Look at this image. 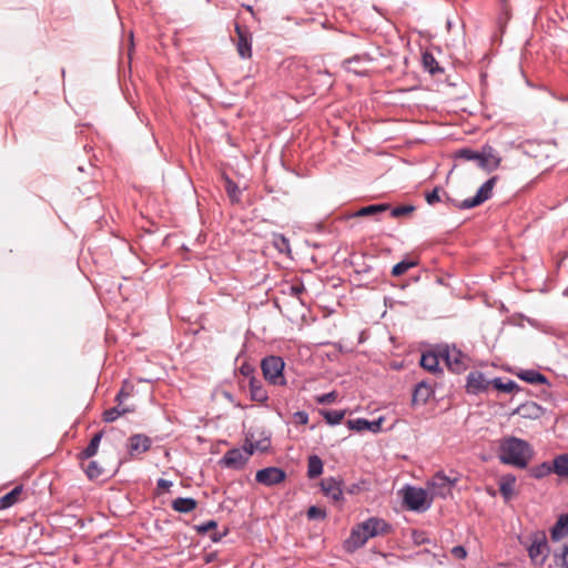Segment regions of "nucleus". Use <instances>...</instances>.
<instances>
[{"label":"nucleus","instance_id":"f257e3e1","mask_svg":"<svg viewBox=\"0 0 568 568\" xmlns=\"http://www.w3.org/2000/svg\"><path fill=\"white\" fill-rule=\"evenodd\" d=\"M392 529V525L383 518L369 517L352 528L349 537L344 542V548L353 552L362 548L369 538L388 535Z\"/></svg>","mask_w":568,"mask_h":568},{"label":"nucleus","instance_id":"f03ea898","mask_svg":"<svg viewBox=\"0 0 568 568\" xmlns=\"http://www.w3.org/2000/svg\"><path fill=\"white\" fill-rule=\"evenodd\" d=\"M532 456L531 445L527 440L515 436L504 438L498 447L500 463L519 469L527 468Z\"/></svg>","mask_w":568,"mask_h":568},{"label":"nucleus","instance_id":"7ed1b4c3","mask_svg":"<svg viewBox=\"0 0 568 568\" xmlns=\"http://www.w3.org/2000/svg\"><path fill=\"white\" fill-rule=\"evenodd\" d=\"M455 159L463 161H476L477 165L484 171L490 173L497 170L501 163V156L490 145L485 144L481 151H475L469 148H463L456 151Z\"/></svg>","mask_w":568,"mask_h":568},{"label":"nucleus","instance_id":"20e7f679","mask_svg":"<svg viewBox=\"0 0 568 568\" xmlns=\"http://www.w3.org/2000/svg\"><path fill=\"white\" fill-rule=\"evenodd\" d=\"M529 540L530 544H527L521 537H519V542L526 547L530 560L532 562H537L539 560L540 564H544L550 552L545 530H536L531 532Z\"/></svg>","mask_w":568,"mask_h":568},{"label":"nucleus","instance_id":"39448f33","mask_svg":"<svg viewBox=\"0 0 568 568\" xmlns=\"http://www.w3.org/2000/svg\"><path fill=\"white\" fill-rule=\"evenodd\" d=\"M285 362L281 356L268 355L261 362V369L265 381L274 386H285L286 378L284 376Z\"/></svg>","mask_w":568,"mask_h":568},{"label":"nucleus","instance_id":"423d86ee","mask_svg":"<svg viewBox=\"0 0 568 568\" xmlns=\"http://www.w3.org/2000/svg\"><path fill=\"white\" fill-rule=\"evenodd\" d=\"M439 355L447 365L448 369L454 373H460L467 368V356L455 345H439Z\"/></svg>","mask_w":568,"mask_h":568},{"label":"nucleus","instance_id":"0eeeda50","mask_svg":"<svg viewBox=\"0 0 568 568\" xmlns=\"http://www.w3.org/2000/svg\"><path fill=\"white\" fill-rule=\"evenodd\" d=\"M458 477H450L444 471H437L428 481V489L433 497L447 498L452 495L453 488L456 486Z\"/></svg>","mask_w":568,"mask_h":568},{"label":"nucleus","instance_id":"6e6552de","mask_svg":"<svg viewBox=\"0 0 568 568\" xmlns=\"http://www.w3.org/2000/svg\"><path fill=\"white\" fill-rule=\"evenodd\" d=\"M497 181L498 176H491L480 185L475 196L465 199L456 203L455 206L459 210H468L483 204L493 196V190Z\"/></svg>","mask_w":568,"mask_h":568},{"label":"nucleus","instance_id":"1a4fd4ad","mask_svg":"<svg viewBox=\"0 0 568 568\" xmlns=\"http://www.w3.org/2000/svg\"><path fill=\"white\" fill-rule=\"evenodd\" d=\"M404 501L408 509L414 511H425L430 507V501L427 500V491L423 488L407 487Z\"/></svg>","mask_w":568,"mask_h":568},{"label":"nucleus","instance_id":"9d476101","mask_svg":"<svg viewBox=\"0 0 568 568\" xmlns=\"http://www.w3.org/2000/svg\"><path fill=\"white\" fill-rule=\"evenodd\" d=\"M252 456V449L242 450L241 448L229 449L224 456L219 460V465L231 469H242L250 457Z\"/></svg>","mask_w":568,"mask_h":568},{"label":"nucleus","instance_id":"9b49d317","mask_svg":"<svg viewBox=\"0 0 568 568\" xmlns=\"http://www.w3.org/2000/svg\"><path fill=\"white\" fill-rule=\"evenodd\" d=\"M373 58L368 53L355 54L343 61L346 71L353 72L359 77H366L371 71Z\"/></svg>","mask_w":568,"mask_h":568},{"label":"nucleus","instance_id":"f8f14e48","mask_svg":"<svg viewBox=\"0 0 568 568\" xmlns=\"http://www.w3.org/2000/svg\"><path fill=\"white\" fill-rule=\"evenodd\" d=\"M286 478V473L275 466L265 467L256 471L255 480L258 484L271 487L281 484Z\"/></svg>","mask_w":568,"mask_h":568},{"label":"nucleus","instance_id":"ddd939ff","mask_svg":"<svg viewBox=\"0 0 568 568\" xmlns=\"http://www.w3.org/2000/svg\"><path fill=\"white\" fill-rule=\"evenodd\" d=\"M152 447V439L145 434H134L128 438V454L131 458L149 452Z\"/></svg>","mask_w":568,"mask_h":568},{"label":"nucleus","instance_id":"4468645a","mask_svg":"<svg viewBox=\"0 0 568 568\" xmlns=\"http://www.w3.org/2000/svg\"><path fill=\"white\" fill-rule=\"evenodd\" d=\"M489 386H491L490 379H487L483 372L471 371L467 375L466 390L468 394L478 395L485 393Z\"/></svg>","mask_w":568,"mask_h":568},{"label":"nucleus","instance_id":"2eb2a0df","mask_svg":"<svg viewBox=\"0 0 568 568\" xmlns=\"http://www.w3.org/2000/svg\"><path fill=\"white\" fill-rule=\"evenodd\" d=\"M235 33L237 36L236 50L239 55L242 59H250L252 57V37L250 31L236 23Z\"/></svg>","mask_w":568,"mask_h":568},{"label":"nucleus","instance_id":"dca6fc26","mask_svg":"<svg viewBox=\"0 0 568 568\" xmlns=\"http://www.w3.org/2000/svg\"><path fill=\"white\" fill-rule=\"evenodd\" d=\"M343 480L335 477H326L322 479L321 487L324 495L334 501L343 500L344 487Z\"/></svg>","mask_w":568,"mask_h":568},{"label":"nucleus","instance_id":"f3484780","mask_svg":"<svg viewBox=\"0 0 568 568\" xmlns=\"http://www.w3.org/2000/svg\"><path fill=\"white\" fill-rule=\"evenodd\" d=\"M442 356L439 355V345L434 351H428L422 354L420 357V366L430 372V373H443V369L439 367V361Z\"/></svg>","mask_w":568,"mask_h":568},{"label":"nucleus","instance_id":"a211bd4d","mask_svg":"<svg viewBox=\"0 0 568 568\" xmlns=\"http://www.w3.org/2000/svg\"><path fill=\"white\" fill-rule=\"evenodd\" d=\"M250 398L253 402L265 403L268 399V393L261 379L251 377L248 381Z\"/></svg>","mask_w":568,"mask_h":568},{"label":"nucleus","instance_id":"6ab92c4d","mask_svg":"<svg viewBox=\"0 0 568 568\" xmlns=\"http://www.w3.org/2000/svg\"><path fill=\"white\" fill-rule=\"evenodd\" d=\"M542 407L535 402L521 404L514 414H519L524 418L537 419L542 415Z\"/></svg>","mask_w":568,"mask_h":568},{"label":"nucleus","instance_id":"aec40b11","mask_svg":"<svg viewBox=\"0 0 568 568\" xmlns=\"http://www.w3.org/2000/svg\"><path fill=\"white\" fill-rule=\"evenodd\" d=\"M568 535V514H561L556 524L550 529V538L552 541H560Z\"/></svg>","mask_w":568,"mask_h":568},{"label":"nucleus","instance_id":"412c9836","mask_svg":"<svg viewBox=\"0 0 568 568\" xmlns=\"http://www.w3.org/2000/svg\"><path fill=\"white\" fill-rule=\"evenodd\" d=\"M491 386L501 393L515 394L521 390V387L513 379H506L501 377H495L490 379Z\"/></svg>","mask_w":568,"mask_h":568},{"label":"nucleus","instance_id":"4be33fe9","mask_svg":"<svg viewBox=\"0 0 568 568\" xmlns=\"http://www.w3.org/2000/svg\"><path fill=\"white\" fill-rule=\"evenodd\" d=\"M102 437L103 432L95 433L89 445L79 453L78 458L80 460H87L97 455Z\"/></svg>","mask_w":568,"mask_h":568},{"label":"nucleus","instance_id":"5701e85b","mask_svg":"<svg viewBox=\"0 0 568 568\" xmlns=\"http://www.w3.org/2000/svg\"><path fill=\"white\" fill-rule=\"evenodd\" d=\"M434 390L430 385L425 382H419L415 390L413 393V403L414 404H426L427 400L433 395Z\"/></svg>","mask_w":568,"mask_h":568},{"label":"nucleus","instance_id":"b1692460","mask_svg":"<svg viewBox=\"0 0 568 568\" xmlns=\"http://www.w3.org/2000/svg\"><path fill=\"white\" fill-rule=\"evenodd\" d=\"M517 377L532 385L548 384V378L536 369H524L517 373Z\"/></svg>","mask_w":568,"mask_h":568},{"label":"nucleus","instance_id":"393cba45","mask_svg":"<svg viewBox=\"0 0 568 568\" xmlns=\"http://www.w3.org/2000/svg\"><path fill=\"white\" fill-rule=\"evenodd\" d=\"M197 507V501L192 497H179L172 501L173 510L189 514Z\"/></svg>","mask_w":568,"mask_h":568},{"label":"nucleus","instance_id":"a878e982","mask_svg":"<svg viewBox=\"0 0 568 568\" xmlns=\"http://www.w3.org/2000/svg\"><path fill=\"white\" fill-rule=\"evenodd\" d=\"M390 209V205L387 203L372 204L364 207H361L355 213H353L352 217H363L371 216L382 212H385Z\"/></svg>","mask_w":568,"mask_h":568},{"label":"nucleus","instance_id":"bb28decb","mask_svg":"<svg viewBox=\"0 0 568 568\" xmlns=\"http://www.w3.org/2000/svg\"><path fill=\"white\" fill-rule=\"evenodd\" d=\"M23 487L16 486L12 490L7 493L0 498V508L7 509L16 505L20 500V496L22 494Z\"/></svg>","mask_w":568,"mask_h":568},{"label":"nucleus","instance_id":"cd10ccee","mask_svg":"<svg viewBox=\"0 0 568 568\" xmlns=\"http://www.w3.org/2000/svg\"><path fill=\"white\" fill-rule=\"evenodd\" d=\"M424 69L432 75L444 73V68L439 65L435 57L430 52H424L422 55Z\"/></svg>","mask_w":568,"mask_h":568},{"label":"nucleus","instance_id":"c85d7f7f","mask_svg":"<svg viewBox=\"0 0 568 568\" xmlns=\"http://www.w3.org/2000/svg\"><path fill=\"white\" fill-rule=\"evenodd\" d=\"M323 460L317 455H311L307 459V477L317 478L323 474Z\"/></svg>","mask_w":568,"mask_h":568},{"label":"nucleus","instance_id":"c756f323","mask_svg":"<svg viewBox=\"0 0 568 568\" xmlns=\"http://www.w3.org/2000/svg\"><path fill=\"white\" fill-rule=\"evenodd\" d=\"M320 415L325 419L326 424L329 426H336L342 423L346 415L345 409L339 410H329V409H321Z\"/></svg>","mask_w":568,"mask_h":568},{"label":"nucleus","instance_id":"7c9ffc66","mask_svg":"<svg viewBox=\"0 0 568 568\" xmlns=\"http://www.w3.org/2000/svg\"><path fill=\"white\" fill-rule=\"evenodd\" d=\"M554 473L560 477H568V454H560L552 460Z\"/></svg>","mask_w":568,"mask_h":568},{"label":"nucleus","instance_id":"2f4dec72","mask_svg":"<svg viewBox=\"0 0 568 568\" xmlns=\"http://www.w3.org/2000/svg\"><path fill=\"white\" fill-rule=\"evenodd\" d=\"M132 412V409L130 408H125V407H120V405L115 406V407H111L106 410H104L103 413V422L105 423H112L114 420H116L120 416L126 414V413H130Z\"/></svg>","mask_w":568,"mask_h":568},{"label":"nucleus","instance_id":"473e14b6","mask_svg":"<svg viewBox=\"0 0 568 568\" xmlns=\"http://www.w3.org/2000/svg\"><path fill=\"white\" fill-rule=\"evenodd\" d=\"M551 468H552V464H550L548 462H544L540 465L531 467L529 473H530L531 477H534L536 479H541V478L550 475L551 473H554V469H551Z\"/></svg>","mask_w":568,"mask_h":568},{"label":"nucleus","instance_id":"72a5a7b5","mask_svg":"<svg viewBox=\"0 0 568 568\" xmlns=\"http://www.w3.org/2000/svg\"><path fill=\"white\" fill-rule=\"evenodd\" d=\"M225 191L231 200L232 203H239L241 200V191L239 185L231 180L230 178H226L225 180Z\"/></svg>","mask_w":568,"mask_h":568},{"label":"nucleus","instance_id":"f704fd0d","mask_svg":"<svg viewBox=\"0 0 568 568\" xmlns=\"http://www.w3.org/2000/svg\"><path fill=\"white\" fill-rule=\"evenodd\" d=\"M514 484L515 477H505L499 484V491L505 498V500H509L514 494Z\"/></svg>","mask_w":568,"mask_h":568},{"label":"nucleus","instance_id":"c9c22d12","mask_svg":"<svg viewBox=\"0 0 568 568\" xmlns=\"http://www.w3.org/2000/svg\"><path fill=\"white\" fill-rule=\"evenodd\" d=\"M417 265L416 261L403 260L395 264L392 268L393 276H400L405 274L408 270L415 267Z\"/></svg>","mask_w":568,"mask_h":568},{"label":"nucleus","instance_id":"e433bc0d","mask_svg":"<svg viewBox=\"0 0 568 568\" xmlns=\"http://www.w3.org/2000/svg\"><path fill=\"white\" fill-rule=\"evenodd\" d=\"M273 244L280 253L291 252L290 241L283 234H275Z\"/></svg>","mask_w":568,"mask_h":568},{"label":"nucleus","instance_id":"4c0bfd02","mask_svg":"<svg viewBox=\"0 0 568 568\" xmlns=\"http://www.w3.org/2000/svg\"><path fill=\"white\" fill-rule=\"evenodd\" d=\"M85 474L90 479H97L103 474V469L98 462L91 460L85 467Z\"/></svg>","mask_w":568,"mask_h":568},{"label":"nucleus","instance_id":"58836bf2","mask_svg":"<svg viewBox=\"0 0 568 568\" xmlns=\"http://www.w3.org/2000/svg\"><path fill=\"white\" fill-rule=\"evenodd\" d=\"M306 516L310 520H324L327 516V513L324 508L311 506L307 509Z\"/></svg>","mask_w":568,"mask_h":568},{"label":"nucleus","instance_id":"ea45409f","mask_svg":"<svg viewBox=\"0 0 568 568\" xmlns=\"http://www.w3.org/2000/svg\"><path fill=\"white\" fill-rule=\"evenodd\" d=\"M346 425L352 430L364 432L368 427V419H366V418L348 419L346 422Z\"/></svg>","mask_w":568,"mask_h":568},{"label":"nucleus","instance_id":"a19ab883","mask_svg":"<svg viewBox=\"0 0 568 568\" xmlns=\"http://www.w3.org/2000/svg\"><path fill=\"white\" fill-rule=\"evenodd\" d=\"M415 211V206L414 205H400V206H396V207H393L390 210V215L393 217H400V216H404V215H407L412 212Z\"/></svg>","mask_w":568,"mask_h":568},{"label":"nucleus","instance_id":"79ce46f5","mask_svg":"<svg viewBox=\"0 0 568 568\" xmlns=\"http://www.w3.org/2000/svg\"><path fill=\"white\" fill-rule=\"evenodd\" d=\"M338 394L336 390H332L326 394H322L315 397L317 404L326 405L336 402Z\"/></svg>","mask_w":568,"mask_h":568},{"label":"nucleus","instance_id":"37998d69","mask_svg":"<svg viewBox=\"0 0 568 568\" xmlns=\"http://www.w3.org/2000/svg\"><path fill=\"white\" fill-rule=\"evenodd\" d=\"M412 540L416 546L430 542V539L427 537V534L423 530H413Z\"/></svg>","mask_w":568,"mask_h":568},{"label":"nucleus","instance_id":"c03bdc74","mask_svg":"<svg viewBox=\"0 0 568 568\" xmlns=\"http://www.w3.org/2000/svg\"><path fill=\"white\" fill-rule=\"evenodd\" d=\"M367 489V481L366 480H359L357 483H354L349 486H347L346 488H344V490L349 494V495H356L361 491H364Z\"/></svg>","mask_w":568,"mask_h":568},{"label":"nucleus","instance_id":"a18cd8bd","mask_svg":"<svg viewBox=\"0 0 568 568\" xmlns=\"http://www.w3.org/2000/svg\"><path fill=\"white\" fill-rule=\"evenodd\" d=\"M217 527V523L215 520H209V521H205V523H202L200 525H196L194 527V529L196 530L197 534H206L211 530H215Z\"/></svg>","mask_w":568,"mask_h":568},{"label":"nucleus","instance_id":"49530a36","mask_svg":"<svg viewBox=\"0 0 568 568\" xmlns=\"http://www.w3.org/2000/svg\"><path fill=\"white\" fill-rule=\"evenodd\" d=\"M240 372H241V374H242L244 377H246L248 381L251 379V377H256V376L254 375L255 369H254V367H253L252 365H250V364H246V363L242 364V365H241V367H240Z\"/></svg>","mask_w":568,"mask_h":568},{"label":"nucleus","instance_id":"de8ad7c7","mask_svg":"<svg viewBox=\"0 0 568 568\" xmlns=\"http://www.w3.org/2000/svg\"><path fill=\"white\" fill-rule=\"evenodd\" d=\"M426 201L429 205H434L435 203L439 202V187H435L432 192H428L426 194Z\"/></svg>","mask_w":568,"mask_h":568},{"label":"nucleus","instance_id":"09e8293b","mask_svg":"<svg viewBox=\"0 0 568 568\" xmlns=\"http://www.w3.org/2000/svg\"><path fill=\"white\" fill-rule=\"evenodd\" d=\"M452 555L456 558V559H465L467 557V550L464 546L462 545H458V546H455L452 548Z\"/></svg>","mask_w":568,"mask_h":568},{"label":"nucleus","instance_id":"8fccbe9b","mask_svg":"<svg viewBox=\"0 0 568 568\" xmlns=\"http://www.w3.org/2000/svg\"><path fill=\"white\" fill-rule=\"evenodd\" d=\"M305 291L303 283L293 284L290 286V295L298 298L300 295Z\"/></svg>","mask_w":568,"mask_h":568},{"label":"nucleus","instance_id":"3c124183","mask_svg":"<svg viewBox=\"0 0 568 568\" xmlns=\"http://www.w3.org/2000/svg\"><path fill=\"white\" fill-rule=\"evenodd\" d=\"M294 419L297 424L305 425L308 422V414L304 410H298L294 414Z\"/></svg>","mask_w":568,"mask_h":568},{"label":"nucleus","instance_id":"603ef678","mask_svg":"<svg viewBox=\"0 0 568 568\" xmlns=\"http://www.w3.org/2000/svg\"><path fill=\"white\" fill-rule=\"evenodd\" d=\"M271 446V442L268 438L260 439L255 442V449L260 452H266Z\"/></svg>","mask_w":568,"mask_h":568},{"label":"nucleus","instance_id":"864d4df0","mask_svg":"<svg viewBox=\"0 0 568 568\" xmlns=\"http://www.w3.org/2000/svg\"><path fill=\"white\" fill-rule=\"evenodd\" d=\"M382 423H383V418H378V419L372 420V422L368 420V427L366 428V430L377 433L381 430Z\"/></svg>","mask_w":568,"mask_h":568},{"label":"nucleus","instance_id":"5fc2aeb1","mask_svg":"<svg viewBox=\"0 0 568 568\" xmlns=\"http://www.w3.org/2000/svg\"><path fill=\"white\" fill-rule=\"evenodd\" d=\"M227 528H225L223 531H213L211 535H210V539L213 541V542H219L222 540L223 537H225L227 535Z\"/></svg>","mask_w":568,"mask_h":568},{"label":"nucleus","instance_id":"6e6d98bb","mask_svg":"<svg viewBox=\"0 0 568 568\" xmlns=\"http://www.w3.org/2000/svg\"><path fill=\"white\" fill-rule=\"evenodd\" d=\"M173 483L171 480L160 478L158 480V487L164 490H169L172 487Z\"/></svg>","mask_w":568,"mask_h":568},{"label":"nucleus","instance_id":"4d7b16f0","mask_svg":"<svg viewBox=\"0 0 568 568\" xmlns=\"http://www.w3.org/2000/svg\"><path fill=\"white\" fill-rule=\"evenodd\" d=\"M255 443H253L252 440H250L248 438H246L243 447L241 448L242 450H248L250 448L252 449V455L254 454V452L256 450L255 447H254Z\"/></svg>","mask_w":568,"mask_h":568},{"label":"nucleus","instance_id":"13d9d810","mask_svg":"<svg viewBox=\"0 0 568 568\" xmlns=\"http://www.w3.org/2000/svg\"><path fill=\"white\" fill-rule=\"evenodd\" d=\"M129 396L128 393H125L123 389H121L116 396H115V400L118 402L119 405L122 404L123 399L126 398Z\"/></svg>","mask_w":568,"mask_h":568},{"label":"nucleus","instance_id":"bf43d9fd","mask_svg":"<svg viewBox=\"0 0 568 568\" xmlns=\"http://www.w3.org/2000/svg\"><path fill=\"white\" fill-rule=\"evenodd\" d=\"M568 556V544L564 546L560 554H555V558H564Z\"/></svg>","mask_w":568,"mask_h":568},{"label":"nucleus","instance_id":"052dcab7","mask_svg":"<svg viewBox=\"0 0 568 568\" xmlns=\"http://www.w3.org/2000/svg\"><path fill=\"white\" fill-rule=\"evenodd\" d=\"M557 562H560V566L562 568H568V560L567 557L564 558H555Z\"/></svg>","mask_w":568,"mask_h":568},{"label":"nucleus","instance_id":"680f3d73","mask_svg":"<svg viewBox=\"0 0 568 568\" xmlns=\"http://www.w3.org/2000/svg\"><path fill=\"white\" fill-rule=\"evenodd\" d=\"M447 27L450 28L452 27V22L450 21H447Z\"/></svg>","mask_w":568,"mask_h":568}]
</instances>
